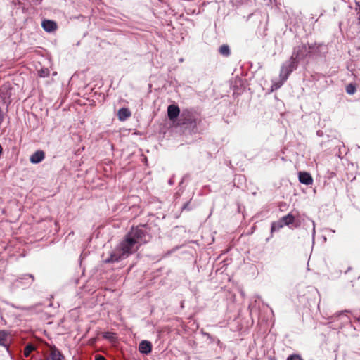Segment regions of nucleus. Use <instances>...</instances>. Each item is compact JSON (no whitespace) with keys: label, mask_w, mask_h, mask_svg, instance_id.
Masks as SVG:
<instances>
[{"label":"nucleus","mask_w":360,"mask_h":360,"mask_svg":"<svg viewBox=\"0 0 360 360\" xmlns=\"http://www.w3.org/2000/svg\"><path fill=\"white\" fill-rule=\"evenodd\" d=\"M148 235L143 228H132L105 262V263L116 262L127 258L136 252L139 248L148 241Z\"/></svg>","instance_id":"obj_1"},{"label":"nucleus","mask_w":360,"mask_h":360,"mask_svg":"<svg viewBox=\"0 0 360 360\" xmlns=\"http://www.w3.org/2000/svg\"><path fill=\"white\" fill-rule=\"evenodd\" d=\"M139 350L141 353L148 354L151 352L152 344L148 340H142L139 345Z\"/></svg>","instance_id":"obj_2"},{"label":"nucleus","mask_w":360,"mask_h":360,"mask_svg":"<svg viewBox=\"0 0 360 360\" xmlns=\"http://www.w3.org/2000/svg\"><path fill=\"white\" fill-rule=\"evenodd\" d=\"M299 181L305 185H311L313 183V179L311 176L305 172H300L298 173Z\"/></svg>","instance_id":"obj_3"},{"label":"nucleus","mask_w":360,"mask_h":360,"mask_svg":"<svg viewBox=\"0 0 360 360\" xmlns=\"http://www.w3.org/2000/svg\"><path fill=\"white\" fill-rule=\"evenodd\" d=\"M180 110L179 108L175 105H170L167 108V115L168 117L171 120H175L179 115Z\"/></svg>","instance_id":"obj_4"},{"label":"nucleus","mask_w":360,"mask_h":360,"mask_svg":"<svg viewBox=\"0 0 360 360\" xmlns=\"http://www.w3.org/2000/svg\"><path fill=\"white\" fill-rule=\"evenodd\" d=\"M284 226L294 225L295 227H297L299 225L295 224V217L289 213L288 214L283 216L280 219Z\"/></svg>","instance_id":"obj_5"},{"label":"nucleus","mask_w":360,"mask_h":360,"mask_svg":"<svg viewBox=\"0 0 360 360\" xmlns=\"http://www.w3.org/2000/svg\"><path fill=\"white\" fill-rule=\"evenodd\" d=\"M42 27L46 31V32H52L56 30L57 25L54 21L46 20L42 22Z\"/></svg>","instance_id":"obj_6"},{"label":"nucleus","mask_w":360,"mask_h":360,"mask_svg":"<svg viewBox=\"0 0 360 360\" xmlns=\"http://www.w3.org/2000/svg\"><path fill=\"white\" fill-rule=\"evenodd\" d=\"M118 119L120 121H124L131 116V112L128 108H121L117 112Z\"/></svg>","instance_id":"obj_7"},{"label":"nucleus","mask_w":360,"mask_h":360,"mask_svg":"<svg viewBox=\"0 0 360 360\" xmlns=\"http://www.w3.org/2000/svg\"><path fill=\"white\" fill-rule=\"evenodd\" d=\"M49 357L51 360H62L63 358L60 352L56 348H52L51 349Z\"/></svg>","instance_id":"obj_8"},{"label":"nucleus","mask_w":360,"mask_h":360,"mask_svg":"<svg viewBox=\"0 0 360 360\" xmlns=\"http://www.w3.org/2000/svg\"><path fill=\"white\" fill-rule=\"evenodd\" d=\"M284 225L281 222V221L279 219L278 221L273 222L271 224V233L278 231L280 229L283 228Z\"/></svg>","instance_id":"obj_9"},{"label":"nucleus","mask_w":360,"mask_h":360,"mask_svg":"<svg viewBox=\"0 0 360 360\" xmlns=\"http://www.w3.org/2000/svg\"><path fill=\"white\" fill-rule=\"evenodd\" d=\"M28 280L27 284L30 285L34 281V276L32 274H25L22 277H20L16 280V282L21 283V280Z\"/></svg>","instance_id":"obj_10"},{"label":"nucleus","mask_w":360,"mask_h":360,"mask_svg":"<svg viewBox=\"0 0 360 360\" xmlns=\"http://www.w3.org/2000/svg\"><path fill=\"white\" fill-rule=\"evenodd\" d=\"M7 333L4 330H0V345L6 346Z\"/></svg>","instance_id":"obj_11"},{"label":"nucleus","mask_w":360,"mask_h":360,"mask_svg":"<svg viewBox=\"0 0 360 360\" xmlns=\"http://www.w3.org/2000/svg\"><path fill=\"white\" fill-rule=\"evenodd\" d=\"M34 349V347L32 345H27L24 349V356L28 357Z\"/></svg>","instance_id":"obj_12"},{"label":"nucleus","mask_w":360,"mask_h":360,"mask_svg":"<svg viewBox=\"0 0 360 360\" xmlns=\"http://www.w3.org/2000/svg\"><path fill=\"white\" fill-rule=\"evenodd\" d=\"M219 52L221 54L228 56L230 53L229 48L226 45H223L220 47Z\"/></svg>","instance_id":"obj_13"},{"label":"nucleus","mask_w":360,"mask_h":360,"mask_svg":"<svg viewBox=\"0 0 360 360\" xmlns=\"http://www.w3.org/2000/svg\"><path fill=\"white\" fill-rule=\"evenodd\" d=\"M290 72H291V70H285V67H282L281 71V76L283 77V80H285L287 79Z\"/></svg>","instance_id":"obj_14"},{"label":"nucleus","mask_w":360,"mask_h":360,"mask_svg":"<svg viewBox=\"0 0 360 360\" xmlns=\"http://www.w3.org/2000/svg\"><path fill=\"white\" fill-rule=\"evenodd\" d=\"M355 91H356V88L352 84L347 85V87H346V91L349 94H353L355 92Z\"/></svg>","instance_id":"obj_15"},{"label":"nucleus","mask_w":360,"mask_h":360,"mask_svg":"<svg viewBox=\"0 0 360 360\" xmlns=\"http://www.w3.org/2000/svg\"><path fill=\"white\" fill-rule=\"evenodd\" d=\"M45 153L43 150H37L31 158H44Z\"/></svg>","instance_id":"obj_16"},{"label":"nucleus","mask_w":360,"mask_h":360,"mask_svg":"<svg viewBox=\"0 0 360 360\" xmlns=\"http://www.w3.org/2000/svg\"><path fill=\"white\" fill-rule=\"evenodd\" d=\"M114 333L110 332H105L103 333V338L108 340L114 339Z\"/></svg>","instance_id":"obj_17"},{"label":"nucleus","mask_w":360,"mask_h":360,"mask_svg":"<svg viewBox=\"0 0 360 360\" xmlns=\"http://www.w3.org/2000/svg\"><path fill=\"white\" fill-rule=\"evenodd\" d=\"M39 73L40 77H45L49 75V71L48 69H41Z\"/></svg>","instance_id":"obj_18"},{"label":"nucleus","mask_w":360,"mask_h":360,"mask_svg":"<svg viewBox=\"0 0 360 360\" xmlns=\"http://www.w3.org/2000/svg\"><path fill=\"white\" fill-rule=\"evenodd\" d=\"M43 159H30V161L33 164L39 163Z\"/></svg>","instance_id":"obj_19"},{"label":"nucleus","mask_w":360,"mask_h":360,"mask_svg":"<svg viewBox=\"0 0 360 360\" xmlns=\"http://www.w3.org/2000/svg\"><path fill=\"white\" fill-rule=\"evenodd\" d=\"M288 360H302L299 356H292Z\"/></svg>","instance_id":"obj_20"},{"label":"nucleus","mask_w":360,"mask_h":360,"mask_svg":"<svg viewBox=\"0 0 360 360\" xmlns=\"http://www.w3.org/2000/svg\"><path fill=\"white\" fill-rule=\"evenodd\" d=\"M95 360H105V359L101 355L96 356Z\"/></svg>","instance_id":"obj_21"},{"label":"nucleus","mask_w":360,"mask_h":360,"mask_svg":"<svg viewBox=\"0 0 360 360\" xmlns=\"http://www.w3.org/2000/svg\"><path fill=\"white\" fill-rule=\"evenodd\" d=\"M188 205H189V202H186L184 205L182 209L183 210H189V207H188Z\"/></svg>","instance_id":"obj_22"},{"label":"nucleus","mask_w":360,"mask_h":360,"mask_svg":"<svg viewBox=\"0 0 360 360\" xmlns=\"http://www.w3.org/2000/svg\"><path fill=\"white\" fill-rule=\"evenodd\" d=\"M168 183H169V185H173V184H174V181L173 177H172V178L169 180Z\"/></svg>","instance_id":"obj_23"},{"label":"nucleus","mask_w":360,"mask_h":360,"mask_svg":"<svg viewBox=\"0 0 360 360\" xmlns=\"http://www.w3.org/2000/svg\"><path fill=\"white\" fill-rule=\"evenodd\" d=\"M186 177V176H184L182 178V179H181V182H180V184H179L180 185H181V184H183V182H184V181L185 180Z\"/></svg>","instance_id":"obj_24"},{"label":"nucleus","mask_w":360,"mask_h":360,"mask_svg":"<svg viewBox=\"0 0 360 360\" xmlns=\"http://www.w3.org/2000/svg\"><path fill=\"white\" fill-rule=\"evenodd\" d=\"M1 153H2V147H1V146L0 145V155H1Z\"/></svg>","instance_id":"obj_25"},{"label":"nucleus","mask_w":360,"mask_h":360,"mask_svg":"<svg viewBox=\"0 0 360 360\" xmlns=\"http://www.w3.org/2000/svg\"><path fill=\"white\" fill-rule=\"evenodd\" d=\"M41 360H51V358L49 356L46 359H41Z\"/></svg>","instance_id":"obj_26"}]
</instances>
